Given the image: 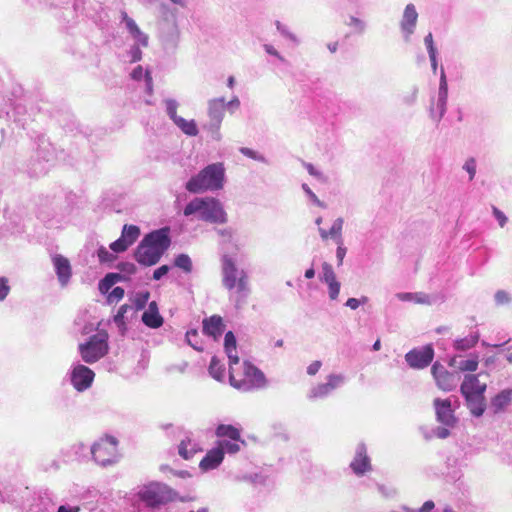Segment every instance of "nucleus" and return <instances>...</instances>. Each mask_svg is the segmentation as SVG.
Listing matches in <instances>:
<instances>
[{
	"label": "nucleus",
	"instance_id": "b1692460",
	"mask_svg": "<svg viewBox=\"0 0 512 512\" xmlns=\"http://www.w3.org/2000/svg\"><path fill=\"white\" fill-rule=\"evenodd\" d=\"M224 330V324L222 318L217 315H213L203 320V333L212 336L217 339Z\"/></svg>",
	"mask_w": 512,
	"mask_h": 512
},
{
	"label": "nucleus",
	"instance_id": "f3484780",
	"mask_svg": "<svg viewBox=\"0 0 512 512\" xmlns=\"http://www.w3.org/2000/svg\"><path fill=\"white\" fill-rule=\"evenodd\" d=\"M418 13L414 4L406 5L402 20L400 22L401 31L403 32L405 41L410 40V36L414 33L417 24Z\"/></svg>",
	"mask_w": 512,
	"mask_h": 512
},
{
	"label": "nucleus",
	"instance_id": "e433bc0d",
	"mask_svg": "<svg viewBox=\"0 0 512 512\" xmlns=\"http://www.w3.org/2000/svg\"><path fill=\"white\" fill-rule=\"evenodd\" d=\"M37 155L40 159H43L46 162L53 160L54 150L50 143L41 141L38 146Z\"/></svg>",
	"mask_w": 512,
	"mask_h": 512
},
{
	"label": "nucleus",
	"instance_id": "1a4fd4ad",
	"mask_svg": "<svg viewBox=\"0 0 512 512\" xmlns=\"http://www.w3.org/2000/svg\"><path fill=\"white\" fill-rule=\"evenodd\" d=\"M226 110V101L224 97L210 99L207 103V114L209 122L205 128L211 132L213 139L220 140V126Z\"/></svg>",
	"mask_w": 512,
	"mask_h": 512
},
{
	"label": "nucleus",
	"instance_id": "f8f14e48",
	"mask_svg": "<svg viewBox=\"0 0 512 512\" xmlns=\"http://www.w3.org/2000/svg\"><path fill=\"white\" fill-rule=\"evenodd\" d=\"M140 236V228L136 225L125 224L120 238L110 244L114 253H122L128 249Z\"/></svg>",
	"mask_w": 512,
	"mask_h": 512
},
{
	"label": "nucleus",
	"instance_id": "58836bf2",
	"mask_svg": "<svg viewBox=\"0 0 512 512\" xmlns=\"http://www.w3.org/2000/svg\"><path fill=\"white\" fill-rule=\"evenodd\" d=\"M343 223H344L343 218L339 217L333 222L332 227L329 230L330 237L333 238L337 244H341V242H343V239H342Z\"/></svg>",
	"mask_w": 512,
	"mask_h": 512
},
{
	"label": "nucleus",
	"instance_id": "4468645a",
	"mask_svg": "<svg viewBox=\"0 0 512 512\" xmlns=\"http://www.w3.org/2000/svg\"><path fill=\"white\" fill-rule=\"evenodd\" d=\"M67 462L86 463L92 459V447L76 442L63 452Z\"/></svg>",
	"mask_w": 512,
	"mask_h": 512
},
{
	"label": "nucleus",
	"instance_id": "a18cd8bd",
	"mask_svg": "<svg viewBox=\"0 0 512 512\" xmlns=\"http://www.w3.org/2000/svg\"><path fill=\"white\" fill-rule=\"evenodd\" d=\"M129 310H132V307L128 304H124L119 308L117 314L114 316V322L119 328L125 327V314Z\"/></svg>",
	"mask_w": 512,
	"mask_h": 512
},
{
	"label": "nucleus",
	"instance_id": "6e6d98bb",
	"mask_svg": "<svg viewBox=\"0 0 512 512\" xmlns=\"http://www.w3.org/2000/svg\"><path fill=\"white\" fill-rule=\"evenodd\" d=\"M117 268L120 270L121 273L132 275L135 274L137 271V267L134 263L131 262H122L119 263Z\"/></svg>",
	"mask_w": 512,
	"mask_h": 512
},
{
	"label": "nucleus",
	"instance_id": "a19ab883",
	"mask_svg": "<svg viewBox=\"0 0 512 512\" xmlns=\"http://www.w3.org/2000/svg\"><path fill=\"white\" fill-rule=\"evenodd\" d=\"M326 381L329 383V386L334 391L345 384L346 376L343 374L331 373L327 375Z\"/></svg>",
	"mask_w": 512,
	"mask_h": 512
},
{
	"label": "nucleus",
	"instance_id": "39448f33",
	"mask_svg": "<svg viewBox=\"0 0 512 512\" xmlns=\"http://www.w3.org/2000/svg\"><path fill=\"white\" fill-rule=\"evenodd\" d=\"M138 495L147 506L159 508L175 500L177 493L164 483L151 482L143 486L138 492Z\"/></svg>",
	"mask_w": 512,
	"mask_h": 512
},
{
	"label": "nucleus",
	"instance_id": "9d476101",
	"mask_svg": "<svg viewBox=\"0 0 512 512\" xmlns=\"http://www.w3.org/2000/svg\"><path fill=\"white\" fill-rule=\"evenodd\" d=\"M94 377L95 373L82 364L74 365L70 373L71 383L79 392L87 390L92 385Z\"/></svg>",
	"mask_w": 512,
	"mask_h": 512
},
{
	"label": "nucleus",
	"instance_id": "e2e57ef3",
	"mask_svg": "<svg viewBox=\"0 0 512 512\" xmlns=\"http://www.w3.org/2000/svg\"><path fill=\"white\" fill-rule=\"evenodd\" d=\"M492 213H493V216L498 221L499 226L504 227L508 221V218L506 217V215L495 206L492 207Z\"/></svg>",
	"mask_w": 512,
	"mask_h": 512
},
{
	"label": "nucleus",
	"instance_id": "412c9836",
	"mask_svg": "<svg viewBox=\"0 0 512 512\" xmlns=\"http://www.w3.org/2000/svg\"><path fill=\"white\" fill-rule=\"evenodd\" d=\"M223 449L218 445L209 450L201 460L199 466L202 470L208 471L217 468L223 461Z\"/></svg>",
	"mask_w": 512,
	"mask_h": 512
},
{
	"label": "nucleus",
	"instance_id": "09e8293b",
	"mask_svg": "<svg viewBox=\"0 0 512 512\" xmlns=\"http://www.w3.org/2000/svg\"><path fill=\"white\" fill-rule=\"evenodd\" d=\"M142 47L138 44H133L130 49L127 51V55L129 57V62L135 63L142 59V51L140 49Z\"/></svg>",
	"mask_w": 512,
	"mask_h": 512
},
{
	"label": "nucleus",
	"instance_id": "0e129e2a",
	"mask_svg": "<svg viewBox=\"0 0 512 512\" xmlns=\"http://www.w3.org/2000/svg\"><path fill=\"white\" fill-rule=\"evenodd\" d=\"M217 234L223 239L224 242H230L233 237V229L230 227L215 229Z\"/></svg>",
	"mask_w": 512,
	"mask_h": 512
},
{
	"label": "nucleus",
	"instance_id": "2f4dec72",
	"mask_svg": "<svg viewBox=\"0 0 512 512\" xmlns=\"http://www.w3.org/2000/svg\"><path fill=\"white\" fill-rule=\"evenodd\" d=\"M479 333L473 332L470 335L454 341V348L458 351H466L474 347L479 341Z\"/></svg>",
	"mask_w": 512,
	"mask_h": 512
},
{
	"label": "nucleus",
	"instance_id": "dca6fc26",
	"mask_svg": "<svg viewBox=\"0 0 512 512\" xmlns=\"http://www.w3.org/2000/svg\"><path fill=\"white\" fill-rule=\"evenodd\" d=\"M350 467L357 476H362L372 469L370 458L367 455V448L364 443L357 445L355 456L350 463Z\"/></svg>",
	"mask_w": 512,
	"mask_h": 512
},
{
	"label": "nucleus",
	"instance_id": "69168bd1",
	"mask_svg": "<svg viewBox=\"0 0 512 512\" xmlns=\"http://www.w3.org/2000/svg\"><path fill=\"white\" fill-rule=\"evenodd\" d=\"M424 44L426 46L428 54L437 53V49L434 46L432 33H428L424 38Z\"/></svg>",
	"mask_w": 512,
	"mask_h": 512
},
{
	"label": "nucleus",
	"instance_id": "8fccbe9b",
	"mask_svg": "<svg viewBox=\"0 0 512 512\" xmlns=\"http://www.w3.org/2000/svg\"><path fill=\"white\" fill-rule=\"evenodd\" d=\"M463 170H465L469 174V180L472 181L476 175L477 163L475 158H468L463 164Z\"/></svg>",
	"mask_w": 512,
	"mask_h": 512
},
{
	"label": "nucleus",
	"instance_id": "7ed1b4c3",
	"mask_svg": "<svg viewBox=\"0 0 512 512\" xmlns=\"http://www.w3.org/2000/svg\"><path fill=\"white\" fill-rule=\"evenodd\" d=\"M225 180V168L222 163L207 165L196 175L192 176L185 184L190 193L199 194L206 191H217L223 188Z\"/></svg>",
	"mask_w": 512,
	"mask_h": 512
},
{
	"label": "nucleus",
	"instance_id": "bf43d9fd",
	"mask_svg": "<svg viewBox=\"0 0 512 512\" xmlns=\"http://www.w3.org/2000/svg\"><path fill=\"white\" fill-rule=\"evenodd\" d=\"M335 276H336V274H335V272L333 270L332 265L327 263V262H324L322 264V272L319 275V279L323 280V279L332 278V277H335Z\"/></svg>",
	"mask_w": 512,
	"mask_h": 512
},
{
	"label": "nucleus",
	"instance_id": "f03ea898",
	"mask_svg": "<svg viewBox=\"0 0 512 512\" xmlns=\"http://www.w3.org/2000/svg\"><path fill=\"white\" fill-rule=\"evenodd\" d=\"M222 283L229 291L235 290L230 295V300L236 309L242 308L250 294L248 275L245 271L239 270L234 261L228 256L222 260Z\"/></svg>",
	"mask_w": 512,
	"mask_h": 512
},
{
	"label": "nucleus",
	"instance_id": "13d9d810",
	"mask_svg": "<svg viewBox=\"0 0 512 512\" xmlns=\"http://www.w3.org/2000/svg\"><path fill=\"white\" fill-rule=\"evenodd\" d=\"M494 299L497 305L508 304L511 301L509 294L504 290H498L494 295Z\"/></svg>",
	"mask_w": 512,
	"mask_h": 512
},
{
	"label": "nucleus",
	"instance_id": "f257e3e1",
	"mask_svg": "<svg viewBox=\"0 0 512 512\" xmlns=\"http://www.w3.org/2000/svg\"><path fill=\"white\" fill-rule=\"evenodd\" d=\"M171 244L169 228H161L146 234L134 251L135 260L143 266L157 264Z\"/></svg>",
	"mask_w": 512,
	"mask_h": 512
},
{
	"label": "nucleus",
	"instance_id": "ddd939ff",
	"mask_svg": "<svg viewBox=\"0 0 512 512\" xmlns=\"http://www.w3.org/2000/svg\"><path fill=\"white\" fill-rule=\"evenodd\" d=\"M434 407L436 411V418L439 423L447 427H453L456 424L457 418L454 415L450 399L436 398L434 400Z\"/></svg>",
	"mask_w": 512,
	"mask_h": 512
},
{
	"label": "nucleus",
	"instance_id": "a878e982",
	"mask_svg": "<svg viewBox=\"0 0 512 512\" xmlns=\"http://www.w3.org/2000/svg\"><path fill=\"white\" fill-rule=\"evenodd\" d=\"M236 337L232 331H228L224 337V348L229 358L230 367L234 364H238L239 357L236 354Z\"/></svg>",
	"mask_w": 512,
	"mask_h": 512
},
{
	"label": "nucleus",
	"instance_id": "5fc2aeb1",
	"mask_svg": "<svg viewBox=\"0 0 512 512\" xmlns=\"http://www.w3.org/2000/svg\"><path fill=\"white\" fill-rule=\"evenodd\" d=\"M11 287L9 285V280L7 277H0V302L4 301L8 296Z\"/></svg>",
	"mask_w": 512,
	"mask_h": 512
},
{
	"label": "nucleus",
	"instance_id": "774afa93",
	"mask_svg": "<svg viewBox=\"0 0 512 512\" xmlns=\"http://www.w3.org/2000/svg\"><path fill=\"white\" fill-rule=\"evenodd\" d=\"M170 270V267L168 265H162L154 270L153 272V279L154 280H160L163 276H165Z\"/></svg>",
	"mask_w": 512,
	"mask_h": 512
},
{
	"label": "nucleus",
	"instance_id": "f704fd0d",
	"mask_svg": "<svg viewBox=\"0 0 512 512\" xmlns=\"http://www.w3.org/2000/svg\"><path fill=\"white\" fill-rule=\"evenodd\" d=\"M143 77H144L145 83H146V90L149 94H151L152 90H153V82H152L151 73L148 70L144 71L142 66L138 65L131 72V78L136 81H139Z\"/></svg>",
	"mask_w": 512,
	"mask_h": 512
},
{
	"label": "nucleus",
	"instance_id": "c85d7f7f",
	"mask_svg": "<svg viewBox=\"0 0 512 512\" xmlns=\"http://www.w3.org/2000/svg\"><path fill=\"white\" fill-rule=\"evenodd\" d=\"M449 366L457 368L460 371H476L478 367V356L475 355L473 358L467 360H458L456 356L452 357L449 361Z\"/></svg>",
	"mask_w": 512,
	"mask_h": 512
},
{
	"label": "nucleus",
	"instance_id": "603ef678",
	"mask_svg": "<svg viewBox=\"0 0 512 512\" xmlns=\"http://www.w3.org/2000/svg\"><path fill=\"white\" fill-rule=\"evenodd\" d=\"M97 255L101 263H111L116 259V256L109 252L104 246L98 249Z\"/></svg>",
	"mask_w": 512,
	"mask_h": 512
},
{
	"label": "nucleus",
	"instance_id": "473e14b6",
	"mask_svg": "<svg viewBox=\"0 0 512 512\" xmlns=\"http://www.w3.org/2000/svg\"><path fill=\"white\" fill-rule=\"evenodd\" d=\"M174 124L187 136L194 137L199 133L197 124L194 120H186L179 117Z\"/></svg>",
	"mask_w": 512,
	"mask_h": 512
},
{
	"label": "nucleus",
	"instance_id": "aec40b11",
	"mask_svg": "<svg viewBox=\"0 0 512 512\" xmlns=\"http://www.w3.org/2000/svg\"><path fill=\"white\" fill-rule=\"evenodd\" d=\"M142 322L149 328L157 329L163 325V317L160 315L158 305L152 301L148 309L142 314Z\"/></svg>",
	"mask_w": 512,
	"mask_h": 512
},
{
	"label": "nucleus",
	"instance_id": "0eeeda50",
	"mask_svg": "<svg viewBox=\"0 0 512 512\" xmlns=\"http://www.w3.org/2000/svg\"><path fill=\"white\" fill-rule=\"evenodd\" d=\"M92 447V460L102 466L114 465L119 460L118 440L113 436H106L96 441Z\"/></svg>",
	"mask_w": 512,
	"mask_h": 512
},
{
	"label": "nucleus",
	"instance_id": "de8ad7c7",
	"mask_svg": "<svg viewBox=\"0 0 512 512\" xmlns=\"http://www.w3.org/2000/svg\"><path fill=\"white\" fill-rule=\"evenodd\" d=\"M347 25L353 27L355 29V32H357L358 34H363L367 27L365 21L355 16H350Z\"/></svg>",
	"mask_w": 512,
	"mask_h": 512
},
{
	"label": "nucleus",
	"instance_id": "052dcab7",
	"mask_svg": "<svg viewBox=\"0 0 512 512\" xmlns=\"http://www.w3.org/2000/svg\"><path fill=\"white\" fill-rule=\"evenodd\" d=\"M368 302V297L362 296L360 299L357 298H349L345 306L349 307L352 310H356L360 305L365 304Z\"/></svg>",
	"mask_w": 512,
	"mask_h": 512
},
{
	"label": "nucleus",
	"instance_id": "c756f323",
	"mask_svg": "<svg viewBox=\"0 0 512 512\" xmlns=\"http://www.w3.org/2000/svg\"><path fill=\"white\" fill-rule=\"evenodd\" d=\"M128 32L131 37L135 40V44L141 45L142 47H147L149 43V37L146 33L140 30L135 21H130L128 23Z\"/></svg>",
	"mask_w": 512,
	"mask_h": 512
},
{
	"label": "nucleus",
	"instance_id": "3c124183",
	"mask_svg": "<svg viewBox=\"0 0 512 512\" xmlns=\"http://www.w3.org/2000/svg\"><path fill=\"white\" fill-rule=\"evenodd\" d=\"M240 152L245 155L246 157H249L253 160H256V161H259V162H262V163H267V159L265 158V156H263L262 154L254 151L253 149H250V148H247V147H242L240 148Z\"/></svg>",
	"mask_w": 512,
	"mask_h": 512
},
{
	"label": "nucleus",
	"instance_id": "c03bdc74",
	"mask_svg": "<svg viewBox=\"0 0 512 512\" xmlns=\"http://www.w3.org/2000/svg\"><path fill=\"white\" fill-rule=\"evenodd\" d=\"M238 441H228L222 440L218 442V447L223 449V455L225 453L235 454L240 450V445L237 443Z\"/></svg>",
	"mask_w": 512,
	"mask_h": 512
},
{
	"label": "nucleus",
	"instance_id": "338daca9",
	"mask_svg": "<svg viewBox=\"0 0 512 512\" xmlns=\"http://www.w3.org/2000/svg\"><path fill=\"white\" fill-rule=\"evenodd\" d=\"M263 48L267 54L276 57L281 62H286L285 58L271 44H264Z\"/></svg>",
	"mask_w": 512,
	"mask_h": 512
},
{
	"label": "nucleus",
	"instance_id": "20e7f679",
	"mask_svg": "<svg viewBox=\"0 0 512 512\" xmlns=\"http://www.w3.org/2000/svg\"><path fill=\"white\" fill-rule=\"evenodd\" d=\"M196 213H198V218L205 222L224 224L228 221L222 203L214 197H195L183 210L186 217Z\"/></svg>",
	"mask_w": 512,
	"mask_h": 512
},
{
	"label": "nucleus",
	"instance_id": "4c0bfd02",
	"mask_svg": "<svg viewBox=\"0 0 512 512\" xmlns=\"http://www.w3.org/2000/svg\"><path fill=\"white\" fill-rule=\"evenodd\" d=\"M186 342L188 345H190L193 349L197 351H202L203 347L201 346V339L200 335L197 331V329H191L186 332L185 335Z\"/></svg>",
	"mask_w": 512,
	"mask_h": 512
},
{
	"label": "nucleus",
	"instance_id": "4be33fe9",
	"mask_svg": "<svg viewBox=\"0 0 512 512\" xmlns=\"http://www.w3.org/2000/svg\"><path fill=\"white\" fill-rule=\"evenodd\" d=\"M479 375H465L460 386L461 393L484 394L487 388L486 383H481L478 379Z\"/></svg>",
	"mask_w": 512,
	"mask_h": 512
},
{
	"label": "nucleus",
	"instance_id": "4d7b16f0",
	"mask_svg": "<svg viewBox=\"0 0 512 512\" xmlns=\"http://www.w3.org/2000/svg\"><path fill=\"white\" fill-rule=\"evenodd\" d=\"M302 189L304 190V192L307 194V196L310 198V200L314 204H316L317 206H319L321 208H325L326 207L324 202L319 200V198L315 195V193L309 188V186L307 184H302Z\"/></svg>",
	"mask_w": 512,
	"mask_h": 512
},
{
	"label": "nucleus",
	"instance_id": "c9c22d12",
	"mask_svg": "<svg viewBox=\"0 0 512 512\" xmlns=\"http://www.w3.org/2000/svg\"><path fill=\"white\" fill-rule=\"evenodd\" d=\"M208 371L209 374L218 381L224 378L225 367L216 356L212 357Z\"/></svg>",
	"mask_w": 512,
	"mask_h": 512
},
{
	"label": "nucleus",
	"instance_id": "a211bd4d",
	"mask_svg": "<svg viewBox=\"0 0 512 512\" xmlns=\"http://www.w3.org/2000/svg\"><path fill=\"white\" fill-rule=\"evenodd\" d=\"M52 262L61 286H66L72 274L69 260L60 254H56L53 256Z\"/></svg>",
	"mask_w": 512,
	"mask_h": 512
},
{
	"label": "nucleus",
	"instance_id": "680f3d73",
	"mask_svg": "<svg viewBox=\"0 0 512 512\" xmlns=\"http://www.w3.org/2000/svg\"><path fill=\"white\" fill-rule=\"evenodd\" d=\"M341 283L337 280L336 282L328 286V295L330 300H336L339 296Z\"/></svg>",
	"mask_w": 512,
	"mask_h": 512
},
{
	"label": "nucleus",
	"instance_id": "49530a36",
	"mask_svg": "<svg viewBox=\"0 0 512 512\" xmlns=\"http://www.w3.org/2000/svg\"><path fill=\"white\" fill-rule=\"evenodd\" d=\"M275 25H276L278 32L283 37L291 40L295 44H299L300 41H299L298 37L295 34H293L292 32H290L289 29L285 25H283L280 21H276Z\"/></svg>",
	"mask_w": 512,
	"mask_h": 512
},
{
	"label": "nucleus",
	"instance_id": "cd10ccee",
	"mask_svg": "<svg viewBox=\"0 0 512 512\" xmlns=\"http://www.w3.org/2000/svg\"><path fill=\"white\" fill-rule=\"evenodd\" d=\"M396 297L403 302H415L417 304H432L431 297L423 292H400L396 294Z\"/></svg>",
	"mask_w": 512,
	"mask_h": 512
},
{
	"label": "nucleus",
	"instance_id": "bb28decb",
	"mask_svg": "<svg viewBox=\"0 0 512 512\" xmlns=\"http://www.w3.org/2000/svg\"><path fill=\"white\" fill-rule=\"evenodd\" d=\"M215 434L219 438L227 437L233 441H240L245 445V440L241 439L240 430L233 425L220 424L217 426Z\"/></svg>",
	"mask_w": 512,
	"mask_h": 512
},
{
	"label": "nucleus",
	"instance_id": "5701e85b",
	"mask_svg": "<svg viewBox=\"0 0 512 512\" xmlns=\"http://www.w3.org/2000/svg\"><path fill=\"white\" fill-rule=\"evenodd\" d=\"M447 101V93H438L436 102L434 103V101H432L429 112L431 119L436 123H439L441 119L444 117L447 111Z\"/></svg>",
	"mask_w": 512,
	"mask_h": 512
},
{
	"label": "nucleus",
	"instance_id": "37998d69",
	"mask_svg": "<svg viewBox=\"0 0 512 512\" xmlns=\"http://www.w3.org/2000/svg\"><path fill=\"white\" fill-rule=\"evenodd\" d=\"M150 293L148 291L137 293L133 299L136 311L143 310L149 300Z\"/></svg>",
	"mask_w": 512,
	"mask_h": 512
},
{
	"label": "nucleus",
	"instance_id": "72a5a7b5",
	"mask_svg": "<svg viewBox=\"0 0 512 512\" xmlns=\"http://www.w3.org/2000/svg\"><path fill=\"white\" fill-rule=\"evenodd\" d=\"M197 451L196 444L191 442L189 436H186L185 439L181 440L178 446L179 455L186 460L192 458Z\"/></svg>",
	"mask_w": 512,
	"mask_h": 512
},
{
	"label": "nucleus",
	"instance_id": "393cba45",
	"mask_svg": "<svg viewBox=\"0 0 512 512\" xmlns=\"http://www.w3.org/2000/svg\"><path fill=\"white\" fill-rule=\"evenodd\" d=\"M512 400V389H504L491 400V408L494 413L503 411Z\"/></svg>",
	"mask_w": 512,
	"mask_h": 512
},
{
	"label": "nucleus",
	"instance_id": "ea45409f",
	"mask_svg": "<svg viewBox=\"0 0 512 512\" xmlns=\"http://www.w3.org/2000/svg\"><path fill=\"white\" fill-rule=\"evenodd\" d=\"M174 265L182 269L185 273H190L193 268L191 258L187 254L177 255L174 259Z\"/></svg>",
	"mask_w": 512,
	"mask_h": 512
},
{
	"label": "nucleus",
	"instance_id": "9b49d317",
	"mask_svg": "<svg viewBox=\"0 0 512 512\" xmlns=\"http://www.w3.org/2000/svg\"><path fill=\"white\" fill-rule=\"evenodd\" d=\"M434 358V350L431 345L419 349H412L405 355V360L411 368L423 369L427 367Z\"/></svg>",
	"mask_w": 512,
	"mask_h": 512
},
{
	"label": "nucleus",
	"instance_id": "7c9ffc66",
	"mask_svg": "<svg viewBox=\"0 0 512 512\" xmlns=\"http://www.w3.org/2000/svg\"><path fill=\"white\" fill-rule=\"evenodd\" d=\"M332 392L333 390L326 381L325 383H319L316 386H313L309 390L307 397L310 400L323 399L329 396Z\"/></svg>",
	"mask_w": 512,
	"mask_h": 512
},
{
	"label": "nucleus",
	"instance_id": "864d4df0",
	"mask_svg": "<svg viewBox=\"0 0 512 512\" xmlns=\"http://www.w3.org/2000/svg\"><path fill=\"white\" fill-rule=\"evenodd\" d=\"M124 297V289L122 287H114L107 296V301L111 304L120 301Z\"/></svg>",
	"mask_w": 512,
	"mask_h": 512
},
{
	"label": "nucleus",
	"instance_id": "6e6552de",
	"mask_svg": "<svg viewBox=\"0 0 512 512\" xmlns=\"http://www.w3.org/2000/svg\"><path fill=\"white\" fill-rule=\"evenodd\" d=\"M243 374L244 379H236L231 366L229 373L230 384L242 391H250L252 389H261L266 387L267 381L264 373L251 363L244 362Z\"/></svg>",
	"mask_w": 512,
	"mask_h": 512
},
{
	"label": "nucleus",
	"instance_id": "6ab92c4d",
	"mask_svg": "<svg viewBox=\"0 0 512 512\" xmlns=\"http://www.w3.org/2000/svg\"><path fill=\"white\" fill-rule=\"evenodd\" d=\"M465 398L466 405L470 411V413L475 417H480L483 415L486 403L484 394H471V393H461Z\"/></svg>",
	"mask_w": 512,
	"mask_h": 512
},
{
	"label": "nucleus",
	"instance_id": "79ce46f5",
	"mask_svg": "<svg viewBox=\"0 0 512 512\" xmlns=\"http://www.w3.org/2000/svg\"><path fill=\"white\" fill-rule=\"evenodd\" d=\"M166 113L168 117L174 122L180 117L177 115L178 102L174 99H165Z\"/></svg>",
	"mask_w": 512,
	"mask_h": 512
},
{
	"label": "nucleus",
	"instance_id": "2eb2a0df",
	"mask_svg": "<svg viewBox=\"0 0 512 512\" xmlns=\"http://www.w3.org/2000/svg\"><path fill=\"white\" fill-rule=\"evenodd\" d=\"M431 373L440 389L444 391H451L456 387V376L453 373L448 372L444 366L438 362L432 365Z\"/></svg>",
	"mask_w": 512,
	"mask_h": 512
},
{
	"label": "nucleus",
	"instance_id": "423d86ee",
	"mask_svg": "<svg viewBox=\"0 0 512 512\" xmlns=\"http://www.w3.org/2000/svg\"><path fill=\"white\" fill-rule=\"evenodd\" d=\"M108 350V334L106 331L98 332L89 337L85 343L79 344L81 358L88 364L95 363L103 358Z\"/></svg>",
	"mask_w": 512,
	"mask_h": 512
}]
</instances>
